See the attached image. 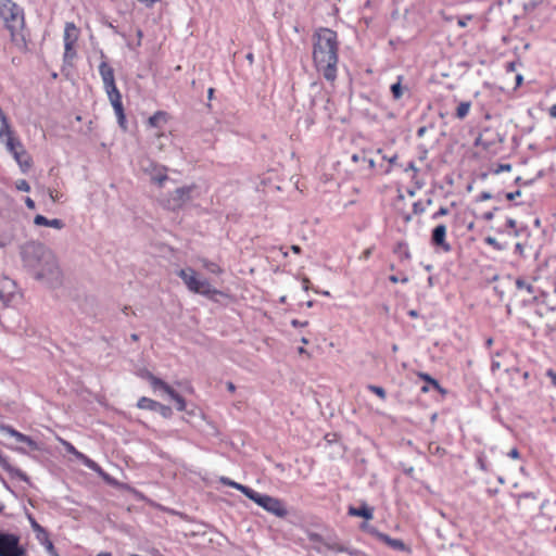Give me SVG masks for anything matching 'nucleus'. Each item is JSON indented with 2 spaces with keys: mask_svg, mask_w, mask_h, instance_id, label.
Returning <instances> with one entry per match:
<instances>
[{
  "mask_svg": "<svg viewBox=\"0 0 556 556\" xmlns=\"http://www.w3.org/2000/svg\"><path fill=\"white\" fill-rule=\"evenodd\" d=\"M339 45L338 34L330 28H318L313 35L314 66L331 84L338 77Z\"/></svg>",
  "mask_w": 556,
  "mask_h": 556,
  "instance_id": "nucleus-1",
  "label": "nucleus"
},
{
  "mask_svg": "<svg viewBox=\"0 0 556 556\" xmlns=\"http://www.w3.org/2000/svg\"><path fill=\"white\" fill-rule=\"evenodd\" d=\"M0 121V140L5 144L8 151L13 155L21 170L23 173H26L31 167L33 160L25 150L21 140L17 137H15L14 131L12 130L9 124V119L1 108Z\"/></svg>",
  "mask_w": 556,
  "mask_h": 556,
  "instance_id": "nucleus-2",
  "label": "nucleus"
},
{
  "mask_svg": "<svg viewBox=\"0 0 556 556\" xmlns=\"http://www.w3.org/2000/svg\"><path fill=\"white\" fill-rule=\"evenodd\" d=\"M99 74L103 80V87L108 98L114 109L117 123L123 130H126L127 121L124 112L122 94L115 84L114 70L106 61L103 60L99 65Z\"/></svg>",
  "mask_w": 556,
  "mask_h": 556,
  "instance_id": "nucleus-3",
  "label": "nucleus"
},
{
  "mask_svg": "<svg viewBox=\"0 0 556 556\" xmlns=\"http://www.w3.org/2000/svg\"><path fill=\"white\" fill-rule=\"evenodd\" d=\"M0 18L15 41L25 25L24 10L13 0H0Z\"/></svg>",
  "mask_w": 556,
  "mask_h": 556,
  "instance_id": "nucleus-4",
  "label": "nucleus"
},
{
  "mask_svg": "<svg viewBox=\"0 0 556 556\" xmlns=\"http://www.w3.org/2000/svg\"><path fill=\"white\" fill-rule=\"evenodd\" d=\"M514 295L522 303H528L530 301L536 302V309L535 314L540 317H543L544 315L551 313L556 314V306H551L545 299V295H543V299L540 301L539 298L535 295V290L533 285L523 278H517L515 280V292Z\"/></svg>",
  "mask_w": 556,
  "mask_h": 556,
  "instance_id": "nucleus-5",
  "label": "nucleus"
},
{
  "mask_svg": "<svg viewBox=\"0 0 556 556\" xmlns=\"http://www.w3.org/2000/svg\"><path fill=\"white\" fill-rule=\"evenodd\" d=\"M177 275L181 278L188 290L193 293L202 294L208 299H213L216 294H224L222 291L213 288L207 280H201L197 271L191 267L180 269Z\"/></svg>",
  "mask_w": 556,
  "mask_h": 556,
  "instance_id": "nucleus-6",
  "label": "nucleus"
},
{
  "mask_svg": "<svg viewBox=\"0 0 556 556\" xmlns=\"http://www.w3.org/2000/svg\"><path fill=\"white\" fill-rule=\"evenodd\" d=\"M248 498L276 517L285 518L288 515V509L285 503L277 497L258 493L252 489L248 494Z\"/></svg>",
  "mask_w": 556,
  "mask_h": 556,
  "instance_id": "nucleus-7",
  "label": "nucleus"
},
{
  "mask_svg": "<svg viewBox=\"0 0 556 556\" xmlns=\"http://www.w3.org/2000/svg\"><path fill=\"white\" fill-rule=\"evenodd\" d=\"M147 379L150 382V386L152 389L155 390H162L165 392L173 401L176 403V408L179 412H184L186 409V401L185 399L179 395L168 383L163 381L162 379L155 377L153 374L148 372Z\"/></svg>",
  "mask_w": 556,
  "mask_h": 556,
  "instance_id": "nucleus-8",
  "label": "nucleus"
},
{
  "mask_svg": "<svg viewBox=\"0 0 556 556\" xmlns=\"http://www.w3.org/2000/svg\"><path fill=\"white\" fill-rule=\"evenodd\" d=\"M79 38V29L77 26L68 22L65 24L64 28V59L65 60H73L76 56V43Z\"/></svg>",
  "mask_w": 556,
  "mask_h": 556,
  "instance_id": "nucleus-9",
  "label": "nucleus"
},
{
  "mask_svg": "<svg viewBox=\"0 0 556 556\" xmlns=\"http://www.w3.org/2000/svg\"><path fill=\"white\" fill-rule=\"evenodd\" d=\"M25 551L20 546V539L15 534L0 533V556H22Z\"/></svg>",
  "mask_w": 556,
  "mask_h": 556,
  "instance_id": "nucleus-10",
  "label": "nucleus"
},
{
  "mask_svg": "<svg viewBox=\"0 0 556 556\" xmlns=\"http://www.w3.org/2000/svg\"><path fill=\"white\" fill-rule=\"evenodd\" d=\"M431 243L441 248L443 252L451 251V244L446 241V226L441 224L434 227L431 233Z\"/></svg>",
  "mask_w": 556,
  "mask_h": 556,
  "instance_id": "nucleus-11",
  "label": "nucleus"
},
{
  "mask_svg": "<svg viewBox=\"0 0 556 556\" xmlns=\"http://www.w3.org/2000/svg\"><path fill=\"white\" fill-rule=\"evenodd\" d=\"M193 187H181L175 190L173 195V210L180 208L187 201L190 200V193L192 191Z\"/></svg>",
  "mask_w": 556,
  "mask_h": 556,
  "instance_id": "nucleus-12",
  "label": "nucleus"
},
{
  "mask_svg": "<svg viewBox=\"0 0 556 556\" xmlns=\"http://www.w3.org/2000/svg\"><path fill=\"white\" fill-rule=\"evenodd\" d=\"M56 440L65 447V450L74 455L77 459L83 460L85 465H87L89 468H94L96 464L91 459H89L86 455H84L81 452L77 451V448L68 441L62 439L61 437H56Z\"/></svg>",
  "mask_w": 556,
  "mask_h": 556,
  "instance_id": "nucleus-13",
  "label": "nucleus"
},
{
  "mask_svg": "<svg viewBox=\"0 0 556 556\" xmlns=\"http://www.w3.org/2000/svg\"><path fill=\"white\" fill-rule=\"evenodd\" d=\"M348 514L353 517H362L366 520H371L374 518V508L369 507L367 504H363L359 507L350 506Z\"/></svg>",
  "mask_w": 556,
  "mask_h": 556,
  "instance_id": "nucleus-14",
  "label": "nucleus"
},
{
  "mask_svg": "<svg viewBox=\"0 0 556 556\" xmlns=\"http://www.w3.org/2000/svg\"><path fill=\"white\" fill-rule=\"evenodd\" d=\"M8 433L11 437H13L17 442L27 444L30 450H33V451L39 450L37 442H35L30 437L15 430L13 428H8Z\"/></svg>",
  "mask_w": 556,
  "mask_h": 556,
  "instance_id": "nucleus-15",
  "label": "nucleus"
},
{
  "mask_svg": "<svg viewBox=\"0 0 556 556\" xmlns=\"http://www.w3.org/2000/svg\"><path fill=\"white\" fill-rule=\"evenodd\" d=\"M170 116L165 111H156L152 116L148 119V126L151 128H161L162 125L166 124L169 121Z\"/></svg>",
  "mask_w": 556,
  "mask_h": 556,
  "instance_id": "nucleus-16",
  "label": "nucleus"
},
{
  "mask_svg": "<svg viewBox=\"0 0 556 556\" xmlns=\"http://www.w3.org/2000/svg\"><path fill=\"white\" fill-rule=\"evenodd\" d=\"M34 223L37 226H47V227H52V228H56V229H61L64 226V224L61 219H58V218L48 219L43 215H37L34 219Z\"/></svg>",
  "mask_w": 556,
  "mask_h": 556,
  "instance_id": "nucleus-17",
  "label": "nucleus"
},
{
  "mask_svg": "<svg viewBox=\"0 0 556 556\" xmlns=\"http://www.w3.org/2000/svg\"><path fill=\"white\" fill-rule=\"evenodd\" d=\"M381 540L391 548L402 552H409L410 549L406 546V544L400 539H392L387 534L380 535Z\"/></svg>",
  "mask_w": 556,
  "mask_h": 556,
  "instance_id": "nucleus-18",
  "label": "nucleus"
},
{
  "mask_svg": "<svg viewBox=\"0 0 556 556\" xmlns=\"http://www.w3.org/2000/svg\"><path fill=\"white\" fill-rule=\"evenodd\" d=\"M393 252L399 256L401 261H409L412 258V254L406 242H397Z\"/></svg>",
  "mask_w": 556,
  "mask_h": 556,
  "instance_id": "nucleus-19",
  "label": "nucleus"
},
{
  "mask_svg": "<svg viewBox=\"0 0 556 556\" xmlns=\"http://www.w3.org/2000/svg\"><path fill=\"white\" fill-rule=\"evenodd\" d=\"M219 482L224 485H227V486H230V488H233L238 491H240L241 493H243L247 497H248V494L251 492V488L247 486V485H243L241 483H238L227 477H220L219 478Z\"/></svg>",
  "mask_w": 556,
  "mask_h": 556,
  "instance_id": "nucleus-20",
  "label": "nucleus"
},
{
  "mask_svg": "<svg viewBox=\"0 0 556 556\" xmlns=\"http://www.w3.org/2000/svg\"><path fill=\"white\" fill-rule=\"evenodd\" d=\"M161 404L150 397L142 396L137 402V407L147 410H157Z\"/></svg>",
  "mask_w": 556,
  "mask_h": 556,
  "instance_id": "nucleus-21",
  "label": "nucleus"
},
{
  "mask_svg": "<svg viewBox=\"0 0 556 556\" xmlns=\"http://www.w3.org/2000/svg\"><path fill=\"white\" fill-rule=\"evenodd\" d=\"M476 147L478 149H482L485 152L496 153V148L498 147V143L496 142H489L483 138V135H480L476 139Z\"/></svg>",
  "mask_w": 556,
  "mask_h": 556,
  "instance_id": "nucleus-22",
  "label": "nucleus"
},
{
  "mask_svg": "<svg viewBox=\"0 0 556 556\" xmlns=\"http://www.w3.org/2000/svg\"><path fill=\"white\" fill-rule=\"evenodd\" d=\"M417 376L426 381L427 383H429L434 390L439 391L440 393L444 394L445 393V390L441 387V384L439 383V381L434 378H432L429 374H426V372H418Z\"/></svg>",
  "mask_w": 556,
  "mask_h": 556,
  "instance_id": "nucleus-23",
  "label": "nucleus"
},
{
  "mask_svg": "<svg viewBox=\"0 0 556 556\" xmlns=\"http://www.w3.org/2000/svg\"><path fill=\"white\" fill-rule=\"evenodd\" d=\"M471 109V102L470 101H463L458 104L455 111V117L458 119H464L470 112Z\"/></svg>",
  "mask_w": 556,
  "mask_h": 556,
  "instance_id": "nucleus-24",
  "label": "nucleus"
},
{
  "mask_svg": "<svg viewBox=\"0 0 556 556\" xmlns=\"http://www.w3.org/2000/svg\"><path fill=\"white\" fill-rule=\"evenodd\" d=\"M201 263L202 266L211 274L222 275L224 273L223 268L215 262L203 258Z\"/></svg>",
  "mask_w": 556,
  "mask_h": 556,
  "instance_id": "nucleus-25",
  "label": "nucleus"
},
{
  "mask_svg": "<svg viewBox=\"0 0 556 556\" xmlns=\"http://www.w3.org/2000/svg\"><path fill=\"white\" fill-rule=\"evenodd\" d=\"M529 500L534 501L535 497L530 494H523L518 497L517 506H518L519 510L521 511V515H525V513H527V510H529L528 507H526V502Z\"/></svg>",
  "mask_w": 556,
  "mask_h": 556,
  "instance_id": "nucleus-26",
  "label": "nucleus"
},
{
  "mask_svg": "<svg viewBox=\"0 0 556 556\" xmlns=\"http://www.w3.org/2000/svg\"><path fill=\"white\" fill-rule=\"evenodd\" d=\"M325 547L328 551H332V552H336V553H345V552H348V548L343 544H341L339 542L325 543Z\"/></svg>",
  "mask_w": 556,
  "mask_h": 556,
  "instance_id": "nucleus-27",
  "label": "nucleus"
},
{
  "mask_svg": "<svg viewBox=\"0 0 556 556\" xmlns=\"http://www.w3.org/2000/svg\"><path fill=\"white\" fill-rule=\"evenodd\" d=\"M368 390L371 393H374L377 396H379L381 400H386V397H387L386 390L383 388H381V387L370 384V386H368Z\"/></svg>",
  "mask_w": 556,
  "mask_h": 556,
  "instance_id": "nucleus-28",
  "label": "nucleus"
},
{
  "mask_svg": "<svg viewBox=\"0 0 556 556\" xmlns=\"http://www.w3.org/2000/svg\"><path fill=\"white\" fill-rule=\"evenodd\" d=\"M391 92H392V96L395 100H399L402 98L403 96V89H402V86H401V83L397 81L395 84H393L391 86Z\"/></svg>",
  "mask_w": 556,
  "mask_h": 556,
  "instance_id": "nucleus-29",
  "label": "nucleus"
},
{
  "mask_svg": "<svg viewBox=\"0 0 556 556\" xmlns=\"http://www.w3.org/2000/svg\"><path fill=\"white\" fill-rule=\"evenodd\" d=\"M36 539L38 540V542L41 545H43L50 541L49 533L46 529L40 530V532L36 533Z\"/></svg>",
  "mask_w": 556,
  "mask_h": 556,
  "instance_id": "nucleus-30",
  "label": "nucleus"
},
{
  "mask_svg": "<svg viewBox=\"0 0 556 556\" xmlns=\"http://www.w3.org/2000/svg\"><path fill=\"white\" fill-rule=\"evenodd\" d=\"M15 187L20 191L28 192L30 190V186L25 179L17 180Z\"/></svg>",
  "mask_w": 556,
  "mask_h": 556,
  "instance_id": "nucleus-31",
  "label": "nucleus"
},
{
  "mask_svg": "<svg viewBox=\"0 0 556 556\" xmlns=\"http://www.w3.org/2000/svg\"><path fill=\"white\" fill-rule=\"evenodd\" d=\"M42 546L46 548L47 553L50 556H59V554H58V552H56V549H55V547H54V545H53L51 540L48 543L43 544Z\"/></svg>",
  "mask_w": 556,
  "mask_h": 556,
  "instance_id": "nucleus-32",
  "label": "nucleus"
},
{
  "mask_svg": "<svg viewBox=\"0 0 556 556\" xmlns=\"http://www.w3.org/2000/svg\"><path fill=\"white\" fill-rule=\"evenodd\" d=\"M49 197L53 202H59L61 201L63 194L55 189H49Z\"/></svg>",
  "mask_w": 556,
  "mask_h": 556,
  "instance_id": "nucleus-33",
  "label": "nucleus"
},
{
  "mask_svg": "<svg viewBox=\"0 0 556 556\" xmlns=\"http://www.w3.org/2000/svg\"><path fill=\"white\" fill-rule=\"evenodd\" d=\"M152 180H153V182L157 184L159 186H162L164 184V181L167 180V175L160 174V175L153 176Z\"/></svg>",
  "mask_w": 556,
  "mask_h": 556,
  "instance_id": "nucleus-34",
  "label": "nucleus"
},
{
  "mask_svg": "<svg viewBox=\"0 0 556 556\" xmlns=\"http://www.w3.org/2000/svg\"><path fill=\"white\" fill-rule=\"evenodd\" d=\"M511 170V165L510 164H500L495 169H494V173L495 174H500L502 172H510Z\"/></svg>",
  "mask_w": 556,
  "mask_h": 556,
  "instance_id": "nucleus-35",
  "label": "nucleus"
},
{
  "mask_svg": "<svg viewBox=\"0 0 556 556\" xmlns=\"http://www.w3.org/2000/svg\"><path fill=\"white\" fill-rule=\"evenodd\" d=\"M29 521H30V526H31V528H33V530H34L35 534H36V533H38V532H40V530H43V529H45V528H43V527H41V526H40V525H39V523L34 519V518H31V517H30V518H29Z\"/></svg>",
  "mask_w": 556,
  "mask_h": 556,
  "instance_id": "nucleus-36",
  "label": "nucleus"
},
{
  "mask_svg": "<svg viewBox=\"0 0 556 556\" xmlns=\"http://www.w3.org/2000/svg\"><path fill=\"white\" fill-rule=\"evenodd\" d=\"M448 214V208L447 207H444V206H441L434 214H433V218H439L441 216H445Z\"/></svg>",
  "mask_w": 556,
  "mask_h": 556,
  "instance_id": "nucleus-37",
  "label": "nucleus"
},
{
  "mask_svg": "<svg viewBox=\"0 0 556 556\" xmlns=\"http://www.w3.org/2000/svg\"><path fill=\"white\" fill-rule=\"evenodd\" d=\"M471 20V15H466V16H463L460 18H458L457 21V25L462 28L466 27L467 26V23L468 21Z\"/></svg>",
  "mask_w": 556,
  "mask_h": 556,
  "instance_id": "nucleus-38",
  "label": "nucleus"
},
{
  "mask_svg": "<svg viewBox=\"0 0 556 556\" xmlns=\"http://www.w3.org/2000/svg\"><path fill=\"white\" fill-rule=\"evenodd\" d=\"M546 376L551 379L552 384L556 388V371L554 369H547Z\"/></svg>",
  "mask_w": 556,
  "mask_h": 556,
  "instance_id": "nucleus-39",
  "label": "nucleus"
},
{
  "mask_svg": "<svg viewBox=\"0 0 556 556\" xmlns=\"http://www.w3.org/2000/svg\"><path fill=\"white\" fill-rule=\"evenodd\" d=\"M389 280H390V282H392V283H397V282H400V281H401V282H403V283H405V282H407V281H408V278H407V277H403L402 279H400L397 276H395V275H391V276L389 277Z\"/></svg>",
  "mask_w": 556,
  "mask_h": 556,
  "instance_id": "nucleus-40",
  "label": "nucleus"
},
{
  "mask_svg": "<svg viewBox=\"0 0 556 556\" xmlns=\"http://www.w3.org/2000/svg\"><path fill=\"white\" fill-rule=\"evenodd\" d=\"M505 68H506L507 73H514L517 70V63L516 62H508L505 65Z\"/></svg>",
  "mask_w": 556,
  "mask_h": 556,
  "instance_id": "nucleus-41",
  "label": "nucleus"
},
{
  "mask_svg": "<svg viewBox=\"0 0 556 556\" xmlns=\"http://www.w3.org/2000/svg\"><path fill=\"white\" fill-rule=\"evenodd\" d=\"M291 325H292L293 327H295V328H296V327H306V326L308 325V321H307V320H305V321H300L299 319H292V320H291Z\"/></svg>",
  "mask_w": 556,
  "mask_h": 556,
  "instance_id": "nucleus-42",
  "label": "nucleus"
},
{
  "mask_svg": "<svg viewBox=\"0 0 556 556\" xmlns=\"http://www.w3.org/2000/svg\"><path fill=\"white\" fill-rule=\"evenodd\" d=\"M508 456L510 458L518 459L520 457V453L516 447H514L508 452Z\"/></svg>",
  "mask_w": 556,
  "mask_h": 556,
  "instance_id": "nucleus-43",
  "label": "nucleus"
},
{
  "mask_svg": "<svg viewBox=\"0 0 556 556\" xmlns=\"http://www.w3.org/2000/svg\"><path fill=\"white\" fill-rule=\"evenodd\" d=\"M302 287L305 291H308L311 288V280L307 277L302 278Z\"/></svg>",
  "mask_w": 556,
  "mask_h": 556,
  "instance_id": "nucleus-44",
  "label": "nucleus"
},
{
  "mask_svg": "<svg viewBox=\"0 0 556 556\" xmlns=\"http://www.w3.org/2000/svg\"><path fill=\"white\" fill-rule=\"evenodd\" d=\"M160 0H138V2L144 4L148 8H152Z\"/></svg>",
  "mask_w": 556,
  "mask_h": 556,
  "instance_id": "nucleus-45",
  "label": "nucleus"
},
{
  "mask_svg": "<svg viewBox=\"0 0 556 556\" xmlns=\"http://www.w3.org/2000/svg\"><path fill=\"white\" fill-rule=\"evenodd\" d=\"M371 253H372V249H371V248H368V249H366V250H364V251L362 252L361 257H362V258H364V260H367V258H369V257H370Z\"/></svg>",
  "mask_w": 556,
  "mask_h": 556,
  "instance_id": "nucleus-46",
  "label": "nucleus"
},
{
  "mask_svg": "<svg viewBox=\"0 0 556 556\" xmlns=\"http://www.w3.org/2000/svg\"><path fill=\"white\" fill-rule=\"evenodd\" d=\"M25 204L28 208L34 210L35 208V202L31 198L27 197L25 199Z\"/></svg>",
  "mask_w": 556,
  "mask_h": 556,
  "instance_id": "nucleus-47",
  "label": "nucleus"
},
{
  "mask_svg": "<svg viewBox=\"0 0 556 556\" xmlns=\"http://www.w3.org/2000/svg\"><path fill=\"white\" fill-rule=\"evenodd\" d=\"M548 115L552 117V118H556V103L553 104L549 109H548Z\"/></svg>",
  "mask_w": 556,
  "mask_h": 556,
  "instance_id": "nucleus-48",
  "label": "nucleus"
},
{
  "mask_svg": "<svg viewBox=\"0 0 556 556\" xmlns=\"http://www.w3.org/2000/svg\"><path fill=\"white\" fill-rule=\"evenodd\" d=\"M159 409L162 412V414H163L164 416H166L167 414H169V413H170V408H169V407H167V406H164V405H162V404H161V406H159Z\"/></svg>",
  "mask_w": 556,
  "mask_h": 556,
  "instance_id": "nucleus-49",
  "label": "nucleus"
},
{
  "mask_svg": "<svg viewBox=\"0 0 556 556\" xmlns=\"http://www.w3.org/2000/svg\"><path fill=\"white\" fill-rule=\"evenodd\" d=\"M545 327L553 329L556 327V317L552 321L545 323Z\"/></svg>",
  "mask_w": 556,
  "mask_h": 556,
  "instance_id": "nucleus-50",
  "label": "nucleus"
},
{
  "mask_svg": "<svg viewBox=\"0 0 556 556\" xmlns=\"http://www.w3.org/2000/svg\"><path fill=\"white\" fill-rule=\"evenodd\" d=\"M520 195V191L511 192L507 194L508 200H514L515 198Z\"/></svg>",
  "mask_w": 556,
  "mask_h": 556,
  "instance_id": "nucleus-51",
  "label": "nucleus"
},
{
  "mask_svg": "<svg viewBox=\"0 0 556 556\" xmlns=\"http://www.w3.org/2000/svg\"><path fill=\"white\" fill-rule=\"evenodd\" d=\"M523 77L521 74L516 75V86H520L522 84Z\"/></svg>",
  "mask_w": 556,
  "mask_h": 556,
  "instance_id": "nucleus-52",
  "label": "nucleus"
},
{
  "mask_svg": "<svg viewBox=\"0 0 556 556\" xmlns=\"http://www.w3.org/2000/svg\"><path fill=\"white\" fill-rule=\"evenodd\" d=\"M49 264H50V270H51V273H52V271L58 273V267H56V265H55L54 261L52 260Z\"/></svg>",
  "mask_w": 556,
  "mask_h": 556,
  "instance_id": "nucleus-53",
  "label": "nucleus"
},
{
  "mask_svg": "<svg viewBox=\"0 0 556 556\" xmlns=\"http://www.w3.org/2000/svg\"><path fill=\"white\" fill-rule=\"evenodd\" d=\"M291 250H292V252H293V253H295V254H300V253H301V251H302V250H301V248H300L299 245H292V247H291Z\"/></svg>",
  "mask_w": 556,
  "mask_h": 556,
  "instance_id": "nucleus-54",
  "label": "nucleus"
},
{
  "mask_svg": "<svg viewBox=\"0 0 556 556\" xmlns=\"http://www.w3.org/2000/svg\"><path fill=\"white\" fill-rule=\"evenodd\" d=\"M227 389H228L230 392H235L236 387H235V384H233L232 382H228V383H227Z\"/></svg>",
  "mask_w": 556,
  "mask_h": 556,
  "instance_id": "nucleus-55",
  "label": "nucleus"
},
{
  "mask_svg": "<svg viewBox=\"0 0 556 556\" xmlns=\"http://www.w3.org/2000/svg\"><path fill=\"white\" fill-rule=\"evenodd\" d=\"M213 94H214V88H210L207 91V96H208L210 100L213 98Z\"/></svg>",
  "mask_w": 556,
  "mask_h": 556,
  "instance_id": "nucleus-56",
  "label": "nucleus"
},
{
  "mask_svg": "<svg viewBox=\"0 0 556 556\" xmlns=\"http://www.w3.org/2000/svg\"><path fill=\"white\" fill-rule=\"evenodd\" d=\"M298 352H299L300 354H307V355L309 356L308 352H307L304 348H302V346H301V348H299Z\"/></svg>",
  "mask_w": 556,
  "mask_h": 556,
  "instance_id": "nucleus-57",
  "label": "nucleus"
},
{
  "mask_svg": "<svg viewBox=\"0 0 556 556\" xmlns=\"http://www.w3.org/2000/svg\"><path fill=\"white\" fill-rule=\"evenodd\" d=\"M529 377H530V374L528 371L522 372V378L525 381H527L529 379Z\"/></svg>",
  "mask_w": 556,
  "mask_h": 556,
  "instance_id": "nucleus-58",
  "label": "nucleus"
},
{
  "mask_svg": "<svg viewBox=\"0 0 556 556\" xmlns=\"http://www.w3.org/2000/svg\"><path fill=\"white\" fill-rule=\"evenodd\" d=\"M420 390H421L422 393H427V392H429V387L428 386H422Z\"/></svg>",
  "mask_w": 556,
  "mask_h": 556,
  "instance_id": "nucleus-59",
  "label": "nucleus"
},
{
  "mask_svg": "<svg viewBox=\"0 0 556 556\" xmlns=\"http://www.w3.org/2000/svg\"><path fill=\"white\" fill-rule=\"evenodd\" d=\"M301 342H302L303 344H308V340H307L306 338H304V337L301 339Z\"/></svg>",
  "mask_w": 556,
  "mask_h": 556,
  "instance_id": "nucleus-60",
  "label": "nucleus"
},
{
  "mask_svg": "<svg viewBox=\"0 0 556 556\" xmlns=\"http://www.w3.org/2000/svg\"><path fill=\"white\" fill-rule=\"evenodd\" d=\"M98 556H111L110 553H100Z\"/></svg>",
  "mask_w": 556,
  "mask_h": 556,
  "instance_id": "nucleus-61",
  "label": "nucleus"
},
{
  "mask_svg": "<svg viewBox=\"0 0 556 556\" xmlns=\"http://www.w3.org/2000/svg\"><path fill=\"white\" fill-rule=\"evenodd\" d=\"M131 339H132L134 341H137V340H138V336H137V334H131Z\"/></svg>",
  "mask_w": 556,
  "mask_h": 556,
  "instance_id": "nucleus-62",
  "label": "nucleus"
},
{
  "mask_svg": "<svg viewBox=\"0 0 556 556\" xmlns=\"http://www.w3.org/2000/svg\"><path fill=\"white\" fill-rule=\"evenodd\" d=\"M494 367H495V368H498V364H493V365H492V368H494Z\"/></svg>",
  "mask_w": 556,
  "mask_h": 556,
  "instance_id": "nucleus-63",
  "label": "nucleus"
},
{
  "mask_svg": "<svg viewBox=\"0 0 556 556\" xmlns=\"http://www.w3.org/2000/svg\"><path fill=\"white\" fill-rule=\"evenodd\" d=\"M554 291H555V293H556V283H555V288H554Z\"/></svg>",
  "mask_w": 556,
  "mask_h": 556,
  "instance_id": "nucleus-64",
  "label": "nucleus"
}]
</instances>
